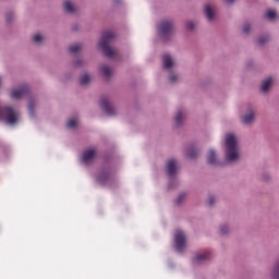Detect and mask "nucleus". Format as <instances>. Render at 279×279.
I'll return each mask as SVG.
<instances>
[{
	"label": "nucleus",
	"mask_w": 279,
	"mask_h": 279,
	"mask_svg": "<svg viewBox=\"0 0 279 279\" xmlns=\"http://www.w3.org/2000/svg\"><path fill=\"white\" fill-rule=\"evenodd\" d=\"M113 38L114 33L106 31L102 33L100 41L98 44L99 49H101L102 53H105L107 58H114V56H117V50L110 47V40H113Z\"/></svg>",
	"instance_id": "1"
},
{
	"label": "nucleus",
	"mask_w": 279,
	"mask_h": 279,
	"mask_svg": "<svg viewBox=\"0 0 279 279\" xmlns=\"http://www.w3.org/2000/svg\"><path fill=\"white\" fill-rule=\"evenodd\" d=\"M225 145L227 147V160L232 162L239 158V153L236 151V137L234 134H227Z\"/></svg>",
	"instance_id": "2"
},
{
	"label": "nucleus",
	"mask_w": 279,
	"mask_h": 279,
	"mask_svg": "<svg viewBox=\"0 0 279 279\" xmlns=\"http://www.w3.org/2000/svg\"><path fill=\"white\" fill-rule=\"evenodd\" d=\"M0 119L7 121L9 125H15L19 123V112L10 106L0 108Z\"/></svg>",
	"instance_id": "3"
},
{
	"label": "nucleus",
	"mask_w": 279,
	"mask_h": 279,
	"mask_svg": "<svg viewBox=\"0 0 279 279\" xmlns=\"http://www.w3.org/2000/svg\"><path fill=\"white\" fill-rule=\"evenodd\" d=\"M159 36L162 38H167V36H171L173 34V22L169 20H163L159 23L158 26Z\"/></svg>",
	"instance_id": "4"
},
{
	"label": "nucleus",
	"mask_w": 279,
	"mask_h": 279,
	"mask_svg": "<svg viewBox=\"0 0 279 279\" xmlns=\"http://www.w3.org/2000/svg\"><path fill=\"white\" fill-rule=\"evenodd\" d=\"M174 243H175V250L177 252H182L186 245V235H184V232L177 231L174 234Z\"/></svg>",
	"instance_id": "5"
},
{
	"label": "nucleus",
	"mask_w": 279,
	"mask_h": 279,
	"mask_svg": "<svg viewBox=\"0 0 279 279\" xmlns=\"http://www.w3.org/2000/svg\"><path fill=\"white\" fill-rule=\"evenodd\" d=\"M98 184L101 186H106L109 183L112 182V174L110 173V170H102L99 172L98 178H97Z\"/></svg>",
	"instance_id": "6"
},
{
	"label": "nucleus",
	"mask_w": 279,
	"mask_h": 279,
	"mask_svg": "<svg viewBox=\"0 0 279 279\" xmlns=\"http://www.w3.org/2000/svg\"><path fill=\"white\" fill-rule=\"evenodd\" d=\"M29 93V87L27 85L21 86L19 89H13L11 92V99H21L22 97H25Z\"/></svg>",
	"instance_id": "7"
},
{
	"label": "nucleus",
	"mask_w": 279,
	"mask_h": 279,
	"mask_svg": "<svg viewBox=\"0 0 279 279\" xmlns=\"http://www.w3.org/2000/svg\"><path fill=\"white\" fill-rule=\"evenodd\" d=\"M96 154H97V150L95 148H89L85 150L82 154V162H84V165H90V162L95 160Z\"/></svg>",
	"instance_id": "8"
},
{
	"label": "nucleus",
	"mask_w": 279,
	"mask_h": 279,
	"mask_svg": "<svg viewBox=\"0 0 279 279\" xmlns=\"http://www.w3.org/2000/svg\"><path fill=\"white\" fill-rule=\"evenodd\" d=\"M100 108H102V110L109 116V117H113L114 114V107H112L110 105V101H108L107 98H102L100 100Z\"/></svg>",
	"instance_id": "9"
},
{
	"label": "nucleus",
	"mask_w": 279,
	"mask_h": 279,
	"mask_svg": "<svg viewBox=\"0 0 279 279\" xmlns=\"http://www.w3.org/2000/svg\"><path fill=\"white\" fill-rule=\"evenodd\" d=\"M166 169L169 178H173V175H175L177 167L174 159L168 160Z\"/></svg>",
	"instance_id": "10"
},
{
	"label": "nucleus",
	"mask_w": 279,
	"mask_h": 279,
	"mask_svg": "<svg viewBox=\"0 0 279 279\" xmlns=\"http://www.w3.org/2000/svg\"><path fill=\"white\" fill-rule=\"evenodd\" d=\"M210 258V251H207L203 254H198L194 257V263H205V260H208Z\"/></svg>",
	"instance_id": "11"
},
{
	"label": "nucleus",
	"mask_w": 279,
	"mask_h": 279,
	"mask_svg": "<svg viewBox=\"0 0 279 279\" xmlns=\"http://www.w3.org/2000/svg\"><path fill=\"white\" fill-rule=\"evenodd\" d=\"M162 62H163V69H171L173 66V60L169 54L163 56Z\"/></svg>",
	"instance_id": "12"
},
{
	"label": "nucleus",
	"mask_w": 279,
	"mask_h": 279,
	"mask_svg": "<svg viewBox=\"0 0 279 279\" xmlns=\"http://www.w3.org/2000/svg\"><path fill=\"white\" fill-rule=\"evenodd\" d=\"M208 165H217V153L215 150H209L207 155Z\"/></svg>",
	"instance_id": "13"
},
{
	"label": "nucleus",
	"mask_w": 279,
	"mask_h": 279,
	"mask_svg": "<svg viewBox=\"0 0 279 279\" xmlns=\"http://www.w3.org/2000/svg\"><path fill=\"white\" fill-rule=\"evenodd\" d=\"M271 84H274V78L268 77L267 80H265L262 83V87H260L262 92L267 93V90H269V86H271Z\"/></svg>",
	"instance_id": "14"
},
{
	"label": "nucleus",
	"mask_w": 279,
	"mask_h": 279,
	"mask_svg": "<svg viewBox=\"0 0 279 279\" xmlns=\"http://www.w3.org/2000/svg\"><path fill=\"white\" fill-rule=\"evenodd\" d=\"M252 121H254V111H248L247 114L242 117V123H244L245 125H250Z\"/></svg>",
	"instance_id": "15"
},
{
	"label": "nucleus",
	"mask_w": 279,
	"mask_h": 279,
	"mask_svg": "<svg viewBox=\"0 0 279 279\" xmlns=\"http://www.w3.org/2000/svg\"><path fill=\"white\" fill-rule=\"evenodd\" d=\"M205 15L209 21H213V19H215V12L213 11V7H210V4H207L205 7Z\"/></svg>",
	"instance_id": "16"
},
{
	"label": "nucleus",
	"mask_w": 279,
	"mask_h": 279,
	"mask_svg": "<svg viewBox=\"0 0 279 279\" xmlns=\"http://www.w3.org/2000/svg\"><path fill=\"white\" fill-rule=\"evenodd\" d=\"M101 73H102L104 77H107V78L112 76V70L108 65L101 66Z\"/></svg>",
	"instance_id": "17"
},
{
	"label": "nucleus",
	"mask_w": 279,
	"mask_h": 279,
	"mask_svg": "<svg viewBox=\"0 0 279 279\" xmlns=\"http://www.w3.org/2000/svg\"><path fill=\"white\" fill-rule=\"evenodd\" d=\"M63 8L65 12H70V14H73L75 12V7H73V3H71V1H65L63 3Z\"/></svg>",
	"instance_id": "18"
},
{
	"label": "nucleus",
	"mask_w": 279,
	"mask_h": 279,
	"mask_svg": "<svg viewBox=\"0 0 279 279\" xmlns=\"http://www.w3.org/2000/svg\"><path fill=\"white\" fill-rule=\"evenodd\" d=\"M184 111H178L177 116L174 117V121L177 125H181L182 119H184Z\"/></svg>",
	"instance_id": "19"
},
{
	"label": "nucleus",
	"mask_w": 279,
	"mask_h": 279,
	"mask_svg": "<svg viewBox=\"0 0 279 279\" xmlns=\"http://www.w3.org/2000/svg\"><path fill=\"white\" fill-rule=\"evenodd\" d=\"M276 16H277V13L275 10H268L265 13V17L268 19V21H274V19H276Z\"/></svg>",
	"instance_id": "20"
},
{
	"label": "nucleus",
	"mask_w": 279,
	"mask_h": 279,
	"mask_svg": "<svg viewBox=\"0 0 279 279\" xmlns=\"http://www.w3.org/2000/svg\"><path fill=\"white\" fill-rule=\"evenodd\" d=\"M88 82H90V76L88 74H83L80 78V84L82 86H86V84H88Z\"/></svg>",
	"instance_id": "21"
},
{
	"label": "nucleus",
	"mask_w": 279,
	"mask_h": 279,
	"mask_svg": "<svg viewBox=\"0 0 279 279\" xmlns=\"http://www.w3.org/2000/svg\"><path fill=\"white\" fill-rule=\"evenodd\" d=\"M81 50H82V45L80 44L72 45L69 48L70 53H77V51H81Z\"/></svg>",
	"instance_id": "22"
},
{
	"label": "nucleus",
	"mask_w": 279,
	"mask_h": 279,
	"mask_svg": "<svg viewBox=\"0 0 279 279\" xmlns=\"http://www.w3.org/2000/svg\"><path fill=\"white\" fill-rule=\"evenodd\" d=\"M186 156L187 158H195L197 156V150L195 148H190L187 151H186Z\"/></svg>",
	"instance_id": "23"
},
{
	"label": "nucleus",
	"mask_w": 279,
	"mask_h": 279,
	"mask_svg": "<svg viewBox=\"0 0 279 279\" xmlns=\"http://www.w3.org/2000/svg\"><path fill=\"white\" fill-rule=\"evenodd\" d=\"M76 125H77V119H75V118L70 119V120L68 121V123H66V126L70 128V129H73V128H75Z\"/></svg>",
	"instance_id": "24"
},
{
	"label": "nucleus",
	"mask_w": 279,
	"mask_h": 279,
	"mask_svg": "<svg viewBox=\"0 0 279 279\" xmlns=\"http://www.w3.org/2000/svg\"><path fill=\"white\" fill-rule=\"evenodd\" d=\"M43 41V35L36 34L33 36V43H41Z\"/></svg>",
	"instance_id": "25"
},
{
	"label": "nucleus",
	"mask_w": 279,
	"mask_h": 279,
	"mask_svg": "<svg viewBox=\"0 0 279 279\" xmlns=\"http://www.w3.org/2000/svg\"><path fill=\"white\" fill-rule=\"evenodd\" d=\"M269 40V37H259L257 43L258 45H265Z\"/></svg>",
	"instance_id": "26"
},
{
	"label": "nucleus",
	"mask_w": 279,
	"mask_h": 279,
	"mask_svg": "<svg viewBox=\"0 0 279 279\" xmlns=\"http://www.w3.org/2000/svg\"><path fill=\"white\" fill-rule=\"evenodd\" d=\"M28 112H29L31 114H34V101H31V102L28 104Z\"/></svg>",
	"instance_id": "27"
},
{
	"label": "nucleus",
	"mask_w": 279,
	"mask_h": 279,
	"mask_svg": "<svg viewBox=\"0 0 279 279\" xmlns=\"http://www.w3.org/2000/svg\"><path fill=\"white\" fill-rule=\"evenodd\" d=\"M186 28L190 31H193V29H195V24L193 22H187Z\"/></svg>",
	"instance_id": "28"
},
{
	"label": "nucleus",
	"mask_w": 279,
	"mask_h": 279,
	"mask_svg": "<svg viewBox=\"0 0 279 279\" xmlns=\"http://www.w3.org/2000/svg\"><path fill=\"white\" fill-rule=\"evenodd\" d=\"M243 34H250V24L243 26Z\"/></svg>",
	"instance_id": "29"
},
{
	"label": "nucleus",
	"mask_w": 279,
	"mask_h": 279,
	"mask_svg": "<svg viewBox=\"0 0 279 279\" xmlns=\"http://www.w3.org/2000/svg\"><path fill=\"white\" fill-rule=\"evenodd\" d=\"M221 234H228V226H223L220 228Z\"/></svg>",
	"instance_id": "30"
},
{
	"label": "nucleus",
	"mask_w": 279,
	"mask_h": 279,
	"mask_svg": "<svg viewBox=\"0 0 279 279\" xmlns=\"http://www.w3.org/2000/svg\"><path fill=\"white\" fill-rule=\"evenodd\" d=\"M213 204H215V197L210 196L207 201V205L213 206Z\"/></svg>",
	"instance_id": "31"
},
{
	"label": "nucleus",
	"mask_w": 279,
	"mask_h": 279,
	"mask_svg": "<svg viewBox=\"0 0 279 279\" xmlns=\"http://www.w3.org/2000/svg\"><path fill=\"white\" fill-rule=\"evenodd\" d=\"M184 197H185L184 194H180L179 197L177 198V204H180L181 202H183Z\"/></svg>",
	"instance_id": "32"
},
{
	"label": "nucleus",
	"mask_w": 279,
	"mask_h": 279,
	"mask_svg": "<svg viewBox=\"0 0 279 279\" xmlns=\"http://www.w3.org/2000/svg\"><path fill=\"white\" fill-rule=\"evenodd\" d=\"M178 80L177 75H172L169 77V82H175Z\"/></svg>",
	"instance_id": "33"
},
{
	"label": "nucleus",
	"mask_w": 279,
	"mask_h": 279,
	"mask_svg": "<svg viewBox=\"0 0 279 279\" xmlns=\"http://www.w3.org/2000/svg\"><path fill=\"white\" fill-rule=\"evenodd\" d=\"M7 21L10 23L12 21V14H7Z\"/></svg>",
	"instance_id": "34"
},
{
	"label": "nucleus",
	"mask_w": 279,
	"mask_h": 279,
	"mask_svg": "<svg viewBox=\"0 0 279 279\" xmlns=\"http://www.w3.org/2000/svg\"><path fill=\"white\" fill-rule=\"evenodd\" d=\"M227 3H234V0H227Z\"/></svg>",
	"instance_id": "35"
}]
</instances>
